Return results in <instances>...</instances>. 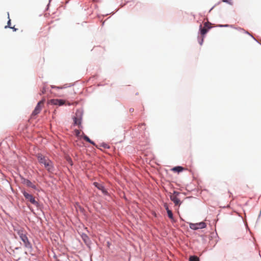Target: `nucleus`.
Masks as SVG:
<instances>
[{"label":"nucleus","instance_id":"1","mask_svg":"<svg viewBox=\"0 0 261 261\" xmlns=\"http://www.w3.org/2000/svg\"><path fill=\"white\" fill-rule=\"evenodd\" d=\"M37 158L39 163L43 165L44 168L49 172H53L54 171V166L52 161L46 156L43 155L42 154L38 153L37 155Z\"/></svg>","mask_w":261,"mask_h":261},{"label":"nucleus","instance_id":"2","mask_svg":"<svg viewBox=\"0 0 261 261\" xmlns=\"http://www.w3.org/2000/svg\"><path fill=\"white\" fill-rule=\"evenodd\" d=\"M17 233L23 242L25 247L28 249H32V246L27 236L26 231L20 229L17 230Z\"/></svg>","mask_w":261,"mask_h":261},{"label":"nucleus","instance_id":"3","mask_svg":"<svg viewBox=\"0 0 261 261\" xmlns=\"http://www.w3.org/2000/svg\"><path fill=\"white\" fill-rule=\"evenodd\" d=\"M22 193L27 200L30 201L32 204H34V205L36 206H38V203L35 199L34 197L32 195L29 194L25 191H22Z\"/></svg>","mask_w":261,"mask_h":261},{"label":"nucleus","instance_id":"4","mask_svg":"<svg viewBox=\"0 0 261 261\" xmlns=\"http://www.w3.org/2000/svg\"><path fill=\"white\" fill-rule=\"evenodd\" d=\"M206 224L204 222H201L199 223H189V227L191 229L197 230L198 229H202L206 227Z\"/></svg>","mask_w":261,"mask_h":261},{"label":"nucleus","instance_id":"5","mask_svg":"<svg viewBox=\"0 0 261 261\" xmlns=\"http://www.w3.org/2000/svg\"><path fill=\"white\" fill-rule=\"evenodd\" d=\"M211 23L209 22H206L204 23L203 28H202V25H200V34L203 38H204V35L207 33L208 30L211 28Z\"/></svg>","mask_w":261,"mask_h":261},{"label":"nucleus","instance_id":"6","mask_svg":"<svg viewBox=\"0 0 261 261\" xmlns=\"http://www.w3.org/2000/svg\"><path fill=\"white\" fill-rule=\"evenodd\" d=\"M44 101H45V100L43 99V100L40 101L37 103L36 107H35L34 110L33 111V112L32 114V116H36L40 112V111L43 106Z\"/></svg>","mask_w":261,"mask_h":261},{"label":"nucleus","instance_id":"7","mask_svg":"<svg viewBox=\"0 0 261 261\" xmlns=\"http://www.w3.org/2000/svg\"><path fill=\"white\" fill-rule=\"evenodd\" d=\"M179 193L178 192H174L173 194L170 195V199L175 205H179L180 204V200L177 197V195Z\"/></svg>","mask_w":261,"mask_h":261},{"label":"nucleus","instance_id":"8","mask_svg":"<svg viewBox=\"0 0 261 261\" xmlns=\"http://www.w3.org/2000/svg\"><path fill=\"white\" fill-rule=\"evenodd\" d=\"M48 103L52 105L62 106L65 103V100L63 99H53L48 101Z\"/></svg>","mask_w":261,"mask_h":261},{"label":"nucleus","instance_id":"9","mask_svg":"<svg viewBox=\"0 0 261 261\" xmlns=\"http://www.w3.org/2000/svg\"><path fill=\"white\" fill-rule=\"evenodd\" d=\"M93 185L99 190H101L103 194L107 195L108 192L103 185L100 183L95 182Z\"/></svg>","mask_w":261,"mask_h":261},{"label":"nucleus","instance_id":"10","mask_svg":"<svg viewBox=\"0 0 261 261\" xmlns=\"http://www.w3.org/2000/svg\"><path fill=\"white\" fill-rule=\"evenodd\" d=\"M23 184L26 185L28 187H31L34 189H36V186L33 184L30 180L26 179H24L23 180Z\"/></svg>","mask_w":261,"mask_h":261},{"label":"nucleus","instance_id":"11","mask_svg":"<svg viewBox=\"0 0 261 261\" xmlns=\"http://www.w3.org/2000/svg\"><path fill=\"white\" fill-rule=\"evenodd\" d=\"M74 124L77 125L79 126L81 124V118L74 117Z\"/></svg>","mask_w":261,"mask_h":261},{"label":"nucleus","instance_id":"12","mask_svg":"<svg viewBox=\"0 0 261 261\" xmlns=\"http://www.w3.org/2000/svg\"><path fill=\"white\" fill-rule=\"evenodd\" d=\"M172 170L175 172H179L184 170V168L180 166L175 167L172 169Z\"/></svg>","mask_w":261,"mask_h":261},{"label":"nucleus","instance_id":"13","mask_svg":"<svg viewBox=\"0 0 261 261\" xmlns=\"http://www.w3.org/2000/svg\"><path fill=\"white\" fill-rule=\"evenodd\" d=\"M83 138H84V139L85 141H87V142H89L90 143L92 144V145H95V143H94L93 141H92V140H91L90 139V138H89L88 136H87L85 135V136H84V137H83Z\"/></svg>","mask_w":261,"mask_h":261},{"label":"nucleus","instance_id":"14","mask_svg":"<svg viewBox=\"0 0 261 261\" xmlns=\"http://www.w3.org/2000/svg\"><path fill=\"white\" fill-rule=\"evenodd\" d=\"M189 261H199V259L196 256H192L190 257Z\"/></svg>","mask_w":261,"mask_h":261},{"label":"nucleus","instance_id":"15","mask_svg":"<svg viewBox=\"0 0 261 261\" xmlns=\"http://www.w3.org/2000/svg\"><path fill=\"white\" fill-rule=\"evenodd\" d=\"M167 212L169 218L171 219H173V216L172 211L171 210H168Z\"/></svg>","mask_w":261,"mask_h":261},{"label":"nucleus","instance_id":"16","mask_svg":"<svg viewBox=\"0 0 261 261\" xmlns=\"http://www.w3.org/2000/svg\"><path fill=\"white\" fill-rule=\"evenodd\" d=\"M223 2L228 3L229 5H232V3L231 2V0H222Z\"/></svg>","mask_w":261,"mask_h":261},{"label":"nucleus","instance_id":"17","mask_svg":"<svg viewBox=\"0 0 261 261\" xmlns=\"http://www.w3.org/2000/svg\"><path fill=\"white\" fill-rule=\"evenodd\" d=\"M139 127L143 129H145V124L144 123L141 124L139 125Z\"/></svg>","mask_w":261,"mask_h":261},{"label":"nucleus","instance_id":"18","mask_svg":"<svg viewBox=\"0 0 261 261\" xmlns=\"http://www.w3.org/2000/svg\"><path fill=\"white\" fill-rule=\"evenodd\" d=\"M7 27H9V28H11V20H10V19H9V20H8V23H7V25H6V26L5 27V28H7Z\"/></svg>","mask_w":261,"mask_h":261},{"label":"nucleus","instance_id":"19","mask_svg":"<svg viewBox=\"0 0 261 261\" xmlns=\"http://www.w3.org/2000/svg\"><path fill=\"white\" fill-rule=\"evenodd\" d=\"M164 207H165V209L166 210L167 212L168 211V210H170L169 209L168 206V205H167V203H165V204H164Z\"/></svg>","mask_w":261,"mask_h":261},{"label":"nucleus","instance_id":"20","mask_svg":"<svg viewBox=\"0 0 261 261\" xmlns=\"http://www.w3.org/2000/svg\"><path fill=\"white\" fill-rule=\"evenodd\" d=\"M46 92V88L45 87H43L41 90V93L44 94Z\"/></svg>","mask_w":261,"mask_h":261},{"label":"nucleus","instance_id":"21","mask_svg":"<svg viewBox=\"0 0 261 261\" xmlns=\"http://www.w3.org/2000/svg\"><path fill=\"white\" fill-rule=\"evenodd\" d=\"M203 38H203V37H202V38H201V40L199 41V44H200V45H202V42H203Z\"/></svg>","mask_w":261,"mask_h":261},{"label":"nucleus","instance_id":"22","mask_svg":"<svg viewBox=\"0 0 261 261\" xmlns=\"http://www.w3.org/2000/svg\"><path fill=\"white\" fill-rule=\"evenodd\" d=\"M129 111L130 113H133L134 111V108H130L129 110Z\"/></svg>","mask_w":261,"mask_h":261},{"label":"nucleus","instance_id":"23","mask_svg":"<svg viewBox=\"0 0 261 261\" xmlns=\"http://www.w3.org/2000/svg\"><path fill=\"white\" fill-rule=\"evenodd\" d=\"M11 29H13V31H16L17 30V29L15 28L14 27H11Z\"/></svg>","mask_w":261,"mask_h":261},{"label":"nucleus","instance_id":"24","mask_svg":"<svg viewBox=\"0 0 261 261\" xmlns=\"http://www.w3.org/2000/svg\"><path fill=\"white\" fill-rule=\"evenodd\" d=\"M228 26H229V25H228V24H226V25H220V27H228Z\"/></svg>","mask_w":261,"mask_h":261},{"label":"nucleus","instance_id":"25","mask_svg":"<svg viewBox=\"0 0 261 261\" xmlns=\"http://www.w3.org/2000/svg\"><path fill=\"white\" fill-rule=\"evenodd\" d=\"M80 134V132L77 130H76V135H78Z\"/></svg>","mask_w":261,"mask_h":261}]
</instances>
